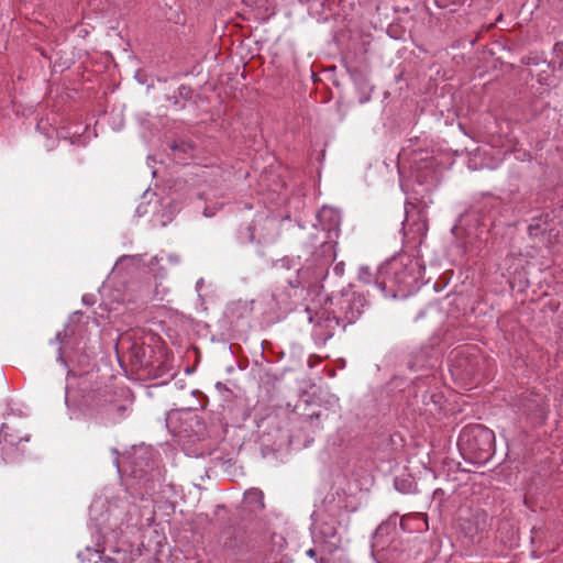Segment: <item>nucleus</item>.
Instances as JSON below:
<instances>
[{
    "label": "nucleus",
    "instance_id": "f257e3e1",
    "mask_svg": "<svg viewBox=\"0 0 563 563\" xmlns=\"http://www.w3.org/2000/svg\"><path fill=\"white\" fill-rule=\"evenodd\" d=\"M423 272L424 267L418 258L398 254L379 266L375 285L386 297H406L418 286Z\"/></svg>",
    "mask_w": 563,
    "mask_h": 563
},
{
    "label": "nucleus",
    "instance_id": "f03ea898",
    "mask_svg": "<svg viewBox=\"0 0 563 563\" xmlns=\"http://www.w3.org/2000/svg\"><path fill=\"white\" fill-rule=\"evenodd\" d=\"M131 409L132 400L128 397L106 394L96 398L82 415L98 424L110 426L123 421L130 415Z\"/></svg>",
    "mask_w": 563,
    "mask_h": 563
},
{
    "label": "nucleus",
    "instance_id": "7ed1b4c3",
    "mask_svg": "<svg viewBox=\"0 0 563 563\" xmlns=\"http://www.w3.org/2000/svg\"><path fill=\"white\" fill-rule=\"evenodd\" d=\"M311 518V533L314 543L323 545L328 552H333L341 543L334 512H330L324 507H319L313 511Z\"/></svg>",
    "mask_w": 563,
    "mask_h": 563
},
{
    "label": "nucleus",
    "instance_id": "20e7f679",
    "mask_svg": "<svg viewBox=\"0 0 563 563\" xmlns=\"http://www.w3.org/2000/svg\"><path fill=\"white\" fill-rule=\"evenodd\" d=\"M278 236L277 222L274 218L265 214H257L253 224L241 233L242 242L268 244L274 242Z\"/></svg>",
    "mask_w": 563,
    "mask_h": 563
},
{
    "label": "nucleus",
    "instance_id": "39448f33",
    "mask_svg": "<svg viewBox=\"0 0 563 563\" xmlns=\"http://www.w3.org/2000/svg\"><path fill=\"white\" fill-rule=\"evenodd\" d=\"M152 459V450L146 446L135 448L133 450L132 461L129 462V468H131V474L135 478H142L146 470L143 467L150 466V460Z\"/></svg>",
    "mask_w": 563,
    "mask_h": 563
},
{
    "label": "nucleus",
    "instance_id": "423d86ee",
    "mask_svg": "<svg viewBox=\"0 0 563 563\" xmlns=\"http://www.w3.org/2000/svg\"><path fill=\"white\" fill-rule=\"evenodd\" d=\"M317 222L328 233L336 232L341 224V214L332 207H322L317 213Z\"/></svg>",
    "mask_w": 563,
    "mask_h": 563
},
{
    "label": "nucleus",
    "instance_id": "0eeeda50",
    "mask_svg": "<svg viewBox=\"0 0 563 563\" xmlns=\"http://www.w3.org/2000/svg\"><path fill=\"white\" fill-rule=\"evenodd\" d=\"M450 372L457 379H462L472 373V366L467 362L463 350L453 353V357L450 360Z\"/></svg>",
    "mask_w": 563,
    "mask_h": 563
},
{
    "label": "nucleus",
    "instance_id": "6e6552de",
    "mask_svg": "<svg viewBox=\"0 0 563 563\" xmlns=\"http://www.w3.org/2000/svg\"><path fill=\"white\" fill-rule=\"evenodd\" d=\"M339 318L330 316L327 311L321 314H317L316 327L318 329V334L325 339H329L334 334V329L339 327Z\"/></svg>",
    "mask_w": 563,
    "mask_h": 563
},
{
    "label": "nucleus",
    "instance_id": "1a4fd4ad",
    "mask_svg": "<svg viewBox=\"0 0 563 563\" xmlns=\"http://www.w3.org/2000/svg\"><path fill=\"white\" fill-rule=\"evenodd\" d=\"M170 150L174 161L179 164H187L188 158L192 156L195 146L189 141L179 140L170 144Z\"/></svg>",
    "mask_w": 563,
    "mask_h": 563
},
{
    "label": "nucleus",
    "instance_id": "9d476101",
    "mask_svg": "<svg viewBox=\"0 0 563 563\" xmlns=\"http://www.w3.org/2000/svg\"><path fill=\"white\" fill-rule=\"evenodd\" d=\"M405 225L408 228V230L410 232H412L415 235L420 236V238L424 236L428 231L427 220L420 213L418 214V220L411 222L409 212L407 211V218H406Z\"/></svg>",
    "mask_w": 563,
    "mask_h": 563
},
{
    "label": "nucleus",
    "instance_id": "9b49d317",
    "mask_svg": "<svg viewBox=\"0 0 563 563\" xmlns=\"http://www.w3.org/2000/svg\"><path fill=\"white\" fill-rule=\"evenodd\" d=\"M264 495L257 488H251L244 494V503L251 506V510L256 511L264 508Z\"/></svg>",
    "mask_w": 563,
    "mask_h": 563
},
{
    "label": "nucleus",
    "instance_id": "f8f14e48",
    "mask_svg": "<svg viewBox=\"0 0 563 563\" xmlns=\"http://www.w3.org/2000/svg\"><path fill=\"white\" fill-rule=\"evenodd\" d=\"M104 548L98 543L97 548L86 547L84 551L78 552L77 556L81 562L99 563L102 560Z\"/></svg>",
    "mask_w": 563,
    "mask_h": 563
},
{
    "label": "nucleus",
    "instance_id": "ddd939ff",
    "mask_svg": "<svg viewBox=\"0 0 563 563\" xmlns=\"http://www.w3.org/2000/svg\"><path fill=\"white\" fill-rule=\"evenodd\" d=\"M341 310L344 312V320L347 323L356 321L361 314L360 308L350 299H345L341 302Z\"/></svg>",
    "mask_w": 563,
    "mask_h": 563
},
{
    "label": "nucleus",
    "instance_id": "4468645a",
    "mask_svg": "<svg viewBox=\"0 0 563 563\" xmlns=\"http://www.w3.org/2000/svg\"><path fill=\"white\" fill-rule=\"evenodd\" d=\"M164 261V257L162 256H154L148 262L147 266L150 269V273L154 276V278L157 279H164L167 276V272L164 266H159L158 264Z\"/></svg>",
    "mask_w": 563,
    "mask_h": 563
},
{
    "label": "nucleus",
    "instance_id": "2eb2a0df",
    "mask_svg": "<svg viewBox=\"0 0 563 563\" xmlns=\"http://www.w3.org/2000/svg\"><path fill=\"white\" fill-rule=\"evenodd\" d=\"M481 432H482L481 426H473V427L464 428L459 435V441H457L459 445H464L466 443L468 444L471 441V438L477 437Z\"/></svg>",
    "mask_w": 563,
    "mask_h": 563
},
{
    "label": "nucleus",
    "instance_id": "dca6fc26",
    "mask_svg": "<svg viewBox=\"0 0 563 563\" xmlns=\"http://www.w3.org/2000/svg\"><path fill=\"white\" fill-rule=\"evenodd\" d=\"M7 429L8 427L5 424L2 426V429L0 431V440L1 441H4V443L11 445V446H15L18 444H20V442L23 440V441H29V437H24V438H16L14 437L13 434H9L7 432Z\"/></svg>",
    "mask_w": 563,
    "mask_h": 563
},
{
    "label": "nucleus",
    "instance_id": "f3484780",
    "mask_svg": "<svg viewBox=\"0 0 563 563\" xmlns=\"http://www.w3.org/2000/svg\"><path fill=\"white\" fill-rule=\"evenodd\" d=\"M168 288L163 286L161 283H156L154 289L145 295L148 300H163L168 294Z\"/></svg>",
    "mask_w": 563,
    "mask_h": 563
},
{
    "label": "nucleus",
    "instance_id": "a211bd4d",
    "mask_svg": "<svg viewBox=\"0 0 563 563\" xmlns=\"http://www.w3.org/2000/svg\"><path fill=\"white\" fill-rule=\"evenodd\" d=\"M126 261H130L132 264L139 265L140 262L142 261V255H124L119 258V261L117 262V265H121Z\"/></svg>",
    "mask_w": 563,
    "mask_h": 563
},
{
    "label": "nucleus",
    "instance_id": "6ab92c4d",
    "mask_svg": "<svg viewBox=\"0 0 563 563\" xmlns=\"http://www.w3.org/2000/svg\"><path fill=\"white\" fill-rule=\"evenodd\" d=\"M358 279L364 283H369L372 279V273L367 266H362L358 271Z\"/></svg>",
    "mask_w": 563,
    "mask_h": 563
},
{
    "label": "nucleus",
    "instance_id": "aec40b11",
    "mask_svg": "<svg viewBox=\"0 0 563 563\" xmlns=\"http://www.w3.org/2000/svg\"><path fill=\"white\" fill-rule=\"evenodd\" d=\"M112 453H113V455H114L113 464L115 465V467H117L118 472H119V473H121V472H126V471H128V468H126L125 463L123 464V470L121 468V462H120V460H119V452H118V450H117V449H112Z\"/></svg>",
    "mask_w": 563,
    "mask_h": 563
},
{
    "label": "nucleus",
    "instance_id": "412c9836",
    "mask_svg": "<svg viewBox=\"0 0 563 563\" xmlns=\"http://www.w3.org/2000/svg\"><path fill=\"white\" fill-rule=\"evenodd\" d=\"M554 53L561 57V62L560 64L563 63V42H559L554 45V48H553Z\"/></svg>",
    "mask_w": 563,
    "mask_h": 563
},
{
    "label": "nucleus",
    "instance_id": "4be33fe9",
    "mask_svg": "<svg viewBox=\"0 0 563 563\" xmlns=\"http://www.w3.org/2000/svg\"><path fill=\"white\" fill-rule=\"evenodd\" d=\"M166 261L172 265H178L180 263L179 256L175 254L167 255Z\"/></svg>",
    "mask_w": 563,
    "mask_h": 563
},
{
    "label": "nucleus",
    "instance_id": "5701e85b",
    "mask_svg": "<svg viewBox=\"0 0 563 563\" xmlns=\"http://www.w3.org/2000/svg\"><path fill=\"white\" fill-rule=\"evenodd\" d=\"M333 272L336 276H342L344 273V263L340 262L333 267Z\"/></svg>",
    "mask_w": 563,
    "mask_h": 563
},
{
    "label": "nucleus",
    "instance_id": "b1692460",
    "mask_svg": "<svg viewBox=\"0 0 563 563\" xmlns=\"http://www.w3.org/2000/svg\"><path fill=\"white\" fill-rule=\"evenodd\" d=\"M82 302L87 306H91L95 303V298L92 295H85L82 296Z\"/></svg>",
    "mask_w": 563,
    "mask_h": 563
},
{
    "label": "nucleus",
    "instance_id": "393cba45",
    "mask_svg": "<svg viewBox=\"0 0 563 563\" xmlns=\"http://www.w3.org/2000/svg\"><path fill=\"white\" fill-rule=\"evenodd\" d=\"M291 262H292V261H291V260H289V258H283V260H280V262H279V263H280V266H282V267H285V268H287V269H288V268H290V265H289V264H290Z\"/></svg>",
    "mask_w": 563,
    "mask_h": 563
},
{
    "label": "nucleus",
    "instance_id": "a878e982",
    "mask_svg": "<svg viewBox=\"0 0 563 563\" xmlns=\"http://www.w3.org/2000/svg\"><path fill=\"white\" fill-rule=\"evenodd\" d=\"M321 417H322V412L321 411L312 412L311 415H309V419H310L311 422H312L313 419H320Z\"/></svg>",
    "mask_w": 563,
    "mask_h": 563
},
{
    "label": "nucleus",
    "instance_id": "bb28decb",
    "mask_svg": "<svg viewBox=\"0 0 563 563\" xmlns=\"http://www.w3.org/2000/svg\"><path fill=\"white\" fill-rule=\"evenodd\" d=\"M203 284H205L203 278H199V279L197 280V283H196V289H197V291H198V292H199V291H200V289L203 287Z\"/></svg>",
    "mask_w": 563,
    "mask_h": 563
},
{
    "label": "nucleus",
    "instance_id": "cd10ccee",
    "mask_svg": "<svg viewBox=\"0 0 563 563\" xmlns=\"http://www.w3.org/2000/svg\"><path fill=\"white\" fill-rule=\"evenodd\" d=\"M289 284H290V286H291V287H294V288H297V287H299V286H300V282H299L298 279H295V280L289 279Z\"/></svg>",
    "mask_w": 563,
    "mask_h": 563
},
{
    "label": "nucleus",
    "instance_id": "c85d7f7f",
    "mask_svg": "<svg viewBox=\"0 0 563 563\" xmlns=\"http://www.w3.org/2000/svg\"><path fill=\"white\" fill-rule=\"evenodd\" d=\"M306 553L310 558H314L317 554L314 549H309Z\"/></svg>",
    "mask_w": 563,
    "mask_h": 563
},
{
    "label": "nucleus",
    "instance_id": "c756f323",
    "mask_svg": "<svg viewBox=\"0 0 563 563\" xmlns=\"http://www.w3.org/2000/svg\"><path fill=\"white\" fill-rule=\"evenodd\" d=\"M473 162H474V159H470L468 167H470V168H474V169H475V168H476V165H475V164H473Z\"/></svg>",
    "mask_w": 563,
    "mask_h": 563
},
{
    "label": "nucleus",
    "instance_id": "7c9ffc66",
    "mask_svg": "<svg viewBox=\"0 0 563 563\" xmlns=\"http://www.w3.org/2000/svg\"><path fill=\"white\" fill-rule=\"evenodd\" d=\"M55 339H56V341L60 342V341H62V333H60V332H58V333L56 334V338H55Z\"/></svg>",
    "mask_w": 563,
    "mask_h": 563
},
{
    "label": "nucleus",
    "instance_id": "2f4dec72",
    "mask_svg": "<svg viewBox=\"0 0 563 563\" xmlns=\"http://www.w3.org/2000/svg\"><path fill=\"white\" fill-rule=\"evenodd\" d=\"M78 418H79L78 415H76L75 412H70V419H78Z\"/></svg>",
    "mask_w": 563,
    "mask_h": 563
},
{
    "label": "nucleus",
    "instance_id": "473e14b6",
    "mask_svg": "<svg viewBox=\"0 0 563 563\" xmlns=\"http://www.w3.org/2000/svg\"><path fill=\"white\" fill-rule=\"evenodd\" d=\"M501 19V15L495 19V24Z\"/></svg>",
    "mask_w": 563,
    "mask_h": 563
},
{
    "label": "nucleus",
    "instance_id": "72a5a7b5",
    "mask_svg": "<svg viewBox=\"0 0 563 563\" xmlns=\"http://www.w3.org/2000/svg\"><path fill=\"white\" fill-rule=\"evenodd\" d=\"M102 536H103V538L106 539V542H108V537H107V534L103 532V533H102Z\"/></svg>",
    "mask_w": 563,
    "mask_h": 563
},
{
    "label": "nucleus",
    "instance_id": "f704fd0d",
    "mask_svg": "<svg viewBox=\"0 0 563 563\" xmlns=\"http://www.w3.org/2000/svg\"><path fill=\"white\" fill-rule=\"evenodd\" d=\"M205 216L209 217L210 214L207 212V209H205Z\"/></svg>",
    "mask_w": 563,
    "mask_h": 563
},
{
    "label": "nucleus",
    "instance_id": "c9c22d12",
    "mask_svg": "<svg viewBox=\"0 0 563 563\" xmlns=\"http://www.w3.org/2000/svg\"><path fill=\"white\" fill-rule=\"evenodd\" d=\"M310 322H314V319L312 317H309Z\"/></svg>",
    "mask_w": 563,
    "mask_h": 563
}]
</instances>
